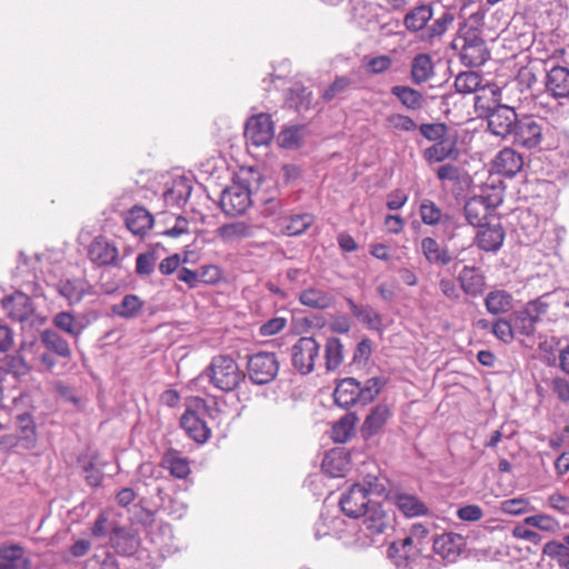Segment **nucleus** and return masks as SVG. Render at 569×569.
Returning <instances> with one entry per match:
<instances>
[{
  "instance_id": "f257e3e1",
  "label": "nucleus",
  "mask_w": 569,
  "mask_h": 569,
  "mask_svg": "<svg viewBox=\"0 0 569 569\" xmlns=\"http://www.w3.org/2000/svg\"><path fill=\"white\" fill-rule=\"evenodd\" d=\"M437 535L430 536V528L422 523H413L409 535L400 541L392 542L388 548V556L395 559L399 568H411L418 556L429 557L431 545Z\"/></svg>"
},
{
  "instance_id": "f03ea898",
  "label": "nucleus",
  "mask_w": 569,
  "mask_h": 569,
  "mask_svg": "<svg viewBox=\"0 0 569 569\" xmlns=\"http://www.w3.org/2000/svg\"><path fill=\"white\" fill-rule=\"evenodd\" d=\"M386 385L382 377H371L363 383L352 377L338 379L333 390L335 403L346 410L372 402Z\"/></svg>"
},
{
  "instance_id": "7ed1b4c3",
  "label": "nucleus",
  "mask_w": 569,
  "mask_h": 569,
  "mask_svg": "<svg viewBox=\"0 0 569 569\" xmlns=\"http://www.w3.org/2000/svg\"><path fill=\"white\" fill-rule=\"evenodd\" d=\"M244 379L237 361L227 355L211 359L209 366L197 377L196 381L208 380L214 388L223 392L233 391Z\"/></svg>"
},
{
  "instance_id": "20e7f679",
  "label": "nucleus",
  "mask_w": 569,
  "mask_h": 569,
  "mask_svg": "<svg viewBox=\"0 0 569 569\" xmlns=\"http://www.w3.org/2000/svg\"><path fill=\"white\" fill-rule=\"evenodd\" d=\"M385 489V485L378 478L368 477L363 483H353L341 495L340 509L347 517L358 519L375 502L368 495H381Z\"/></svg>"
},
{
  "instance_id": "39448f33",
  "label": "nucleus",
  "mask_w": 569,
  "mask_h": 569,
  "mask_svg": "<svg viewBox=\"0 0 569 569\" xmlns=\"http://www.w3.org/2000/svg\"><path fill=\"white\" fill-rule=\"evenodd\" d=\"M459 39L462 40L461 62L467 67H481L485 64L490 57V52L481 36V31L477 28L463 26L459 29Z\"/></svg>"
},
{
  "instance_id": "423d86ee",
  "label": "nucleus",
  "mask_w": 569,
  "mask_h": 569,
  "mask_svg": "<svg viewBox=\"0 0 569 569\" xmlns=\"http://www.w3.org/2000/svg\"><path fill=\"white\" fill-rule=\"evenodd\" d=\"M547 128L548 122L543 118L522 114L519 117L510 138L519 146L533 149L541 143L543 131Z\"/></svg>"
},
{
  "instance_id": "0eeeda50",
  "label": "nucleus",
  "mask_w": 569,
  "mask_h": 569,
  "mask_svg": "<svg viewBox=\"0 0 569 569\" xmlns=\"http://www.w3.org/2000/svg\"><path fill=\"white\" fill-rule=\"evenodd\" d=\"M549 295H545L537 300L530 301L521 310L515 311L511 315V321L516 335L526 337L533 336L536 331V323L540 320L541 316L547 313L548 302L545 301Z\"/></svg>"
},
{
  "instance_id": "6e6552de",
  "label": "nucleus",
  "mask_w": 569,
  "mask_h": 569,
  "mask_svg": "<svg viewBox=\"0 0 569 569\" xmlns=\"http://www.w3.org/2000/svg\"><path fill=\"white\" fill-rule=\"evenodd\" d=\"M321 343L315 337H301L291 348L292 367L301 375H309L320 357Z\"/></svg>"
},
{
  "instance_id": "1a4fd4ad",
  "label": "nucleus",
  "mask_w": 569,
  "mask_h": 569,
  "mask_svg": "<svg viewBox=\"0 0 569 569\" xmlns=\"http://www.w3.org/2000/svg\"><path fill=\"white\" fill-rule=\"evenodd\" d=\"M249 379L254 385H267L274 380L279 371V361L273 352H257L248 359Z\"/></svg>"
},
{
  "instance_id": "9d476101",
  "label": "nucleus",
  "mask_w": 569,
  "mask_h": 569,
  "mask_svg": "<svg viewBox=\"0 0 569 569\" xmlns=\"http://www.w3.org/2000/svg\"><path fill=\"white\" fill-rule=\"evenodd\" d=\"M488 121L490 132L497 137L509 138L519 119L518 113L512 107L507 104H496L488 107L485 114Z\"/></svg>"
},
{
  "instance_id": "9b49d317",
  "label": "nucleus",
  "mask_w": 569,
  "mask_h": 569,
  "mask_svg": "<svg viewBox=\"0 0 569 569\" xmlns=\"http://www.w3.org/2000/svg\"><path fill=\"white\" fill-rule=\"evenodd\" d=\"M360 518H362L360 531L368 537L383 535L388 529L393 528V513L391 510H386L380 502H373Z\"/></svg>"
},
{
  "instance_id": "f8f14e48",
  "label": "nucleus",
  "mask_w": 569,
  "mask_h": 569,
  "mask_svg": "<svg viewBox=\"0 0 569 569\" xmlns=\"http://www.w3.org/2000/svg\"><path fill=\"white\" fill-rule=\"evenodd\" d=\"M465 250L461 249L450 250L448 246H441L435 238L425 237L421 240V252L426 260L433 266L445 267L453 263L452 271H456L458 266L463 261L459 259L460 253Z\"/></svg>"
},
{
  "instance_id": "ddd939ff",
  "label": "nucleus",
  "mask_w": 569,
  "mask_h": 569,
  "mask_svg": "<svg viewBox=\"0 0 569 569\" xmlns=\"http://www.w3.org/2000/svg\"><path fill=\"white\" fill-rule=\"evenodd\" d=\"M274 136L271 117L267 113L252 116L246 123L244 137L256 147L267 146Z\"/></svg>"
},
{
  "instance_id": "4468645a",
  "label": "nucleus",
  "mask_w": 569,
  "mask_h": 569,
  "mask_svg": "<svg viewBox=\"0 0 569 569\" xmlns=\"http://www.w3.org/2000/svg\"><path fill=\"white\" fill-rule=\"evenodd\" d=\"M251 204L250 190L241 184H233L221 192L220 208L228 216H239Z\"/></svg>"
},
{
  "instance_id": "2eb2a0df",
  "label": "nucleus",
  "mask_w": 569,
  "mask_h": 569,
  "mask_svg": "<svg viewBox=\"0 0 569 569\" xmlns=\"http://www.w3.org/2000/svg\"><path fill=\"white\" fill-rule=\"evenodd\" d=\"M466 547V539L453 532L436 536L431 551L440 556L447 562H455Z\"/></svg>"
},
{
  "instance_id": "dca6fc26",
  "label": "nucleus",
  "mask_w": 569,
  "mask_h": 569,
  "mask_svg": "<svg viewBox=\"0 0 569 569\" xmlns=\"http://www.w3.org/2000/svg\"><path fill=\"white\" fill-rule=\"evenodd\" d=\"M1 305L7 311L8 317L13 321L23 322L34 312L30 297L21 291L3 297Z\"/></svg>"
},
{
  "instance_id": "f3484780",
  "label": "nucleus",
  "mask_w": 569,
  "mask_h": 569,
  "mask_svg": "<svg viewBox=\"0 0 569 569\" xmlns=\"http://www.w3.org/2000/svg\"><path fill=\"white\" fill-rule=\"evenodd\" d=\"M88 256L90 260L99 266H118L119 251L117 247L108 241L106 238H96L88 248Z\"/></svg>"
},
{
  "instance_id": "a211bd4d",
  "label": "nucleus",
  "mask_w": 569,
  "mask_h": 569,
  "mask_svg": "<svg viewBox=\"0 0 569 569\" xmlns=\"http://www.w3.org/2000/svg\"><path fill=\"white\" fill-rule=\"evenodd\" d=\"M545 73L546 91L556 99L569 98V69L555 66Z\"/></svg>"
},
{
  "instance_id": "6ab92c4d",
  "label": "nucleus",
  "mask_w": 569,
  "mask_h": 569,
  "mask_svg": "<svg viewBox=\"0 0 569 569\" xmlns=\"http://www.w3.org/2000/svg\"><path fill=\"white\" fill-rule=\"evenodd\" d=\"M505 236V230L500 223H486L478 229L475 242L482 251L497 252L503 244Z\"/></svg>"
},
{
  "instance_id": "aec40b11",
  "label": "nucleus",
  "mask_w": 569,
  "mask_h": 569,
  "mask_svg": "<svg viewBox=\"0 0 569 569\" xmlns=\"http://www.w3.org/2000/svg\"><path fill=\"white\" fill-rule=\"evenodd\" d=\"M180 427L198 443L207 442L211 436L207 423L190 408L181 416Z\"/></svg>"
},
{
  "instance_id": "412c9836",
  "label": "nucleus",
  "mask_w": 569,
  "mask_h": 569,
  "mask_svg": "<svg viewBox=\"0 0 569 569\" xmlns=\"http://www.w3.org/2000/svg\"><path fill=\"white\" fill-rule=\"evenodd\" d=\"M457 280L461 290L470 297H478L482 295L486 286L485 276L481 273L479 268L473 266H463L459 271Z\"/></svg>"
},
{
  "instance_id": "4be33fe9",
  "label": "nucleus",
  "mask_w": 569,
  "mask_h": 569,
  "mask_svg": "<svg viewBox=\"0 0 569 569\" xmlns=\"http://www.w3.org/2000/svg\"><path fill=\"white\" fill-rule=\"evenodd\" d=\"M493 166L499 174L512 178L522 169L523 159L513 149L503 148L495 157Z\"/></svg>"
},
{
  "instance_id": "5701e85b",
  "label": "nucleus",
  "mask_w": 569,
  "mask_h": 569,
  "mask_svg": "<svg viewBox=\"0 0 569 569\" xmlns=\"http://www.w3.org/2000/svg\"><path fill=\"white\" fill-rule=\"evenodd\" d=\"M395 506L407 518L427 516L429 508L417 496L397 492L392 497Z\"/></svg>"
},
{
  "instance_id": "b1692460",
  "label": "nucleus",
  "mask_w": 569,
  "mask_h": 569,
  "mask_svg": "<svg viewBox=\"0 0 569 569\" xmlns=\"http://www.w3.org/2000/svg\"><path fill=\"white\" fill-rule=\"evenodd\" d=\"M126 226L133 233L143 236L153 226V216L142 206H133L126 213Z\"/></svg>"
},
{
  "instance_id": "393cba45",
  "label": "nucleus",
  "mask_w": 569,
  "mask_h": 569,
  "mask_svg": "<svg viewBox=\"0 0 569 569\" xmlns=\"http://www.w3.org/2000/svg\"><path fill=\"white\" fill-rule=\"evenodd\" d=\"M110 542L114 551L121 556H131L139 546V539L129 529L117 527L110 533Z\"/></svg>"
},
{
  "instance_id": "a878e982",
  "label": "nucleus",
  "mask_w": 569,
  "mask_h": 569,
  "mask_svg": "<svg viewBox=\"0 0 569 569\" xmlns=\"http://www.w3.org/2000/svg\"><path fill=\"white\" fill-rule=\"evenodd\" d=\"M390 408L386 403H379L370 410V413L363 421L361 432L363 438L368 439L377 435L390 418Z\"/></svg>"
},
{
  "instance_id": "bb28decb",
  "label": "nucleus",
  "mask_w": 569,
  "mask_h": 569,
  "mask_svg": "<svg viewBox=\"0 0 569 569\" xmlns=\"http://www.w3.org/2000/svg\"><path fill=\"white\" fill-rule=\"evenodd\" d=\"M432 4L420 3L410 9L405 14L403 24L409 32L416 33L420 30H423L427 27V23L432 19Z\"/></svg>"
},
{
  "instance_id": "cd10ccee",
  "label": "nucleus",
  "mask_w": 569,
  "mask_h": 569,
  "mask_svg": "<svg viewBox=\"0 0 569 569\" xmlns=\"http://www.w3.org/2000/svg\"><path fill=\"white\" fill-rule=\"evenodd\" d=\"M27 563L22 546L18 543L0 545V569H24Z\"/></svg>"
},
{
  "instance_id": "c85d7f7f",
  "label": "nucleus",
  "mask_w": 569,
  "mask_h": 569,
  "mask_svg": "<svg viewBox=\"0 0 569 569\" xmlns=\"http://www.w3.org/2000/svg\"><path fill=\"white\" fill-rule=\"evenodd\" d=\"M421 221L427 226H452L453 217L442 213V210L430 199H423L419 206Z\"/></svg>"
},
{
  "instance_id": "c756f323",
  "label": "nucleus",
  "mask_w": 569,
  "mask_h": 569,
  "mask_svg": "<svg viewBox=\"0 0 569 569\" xmlns=\"http://www.w3.org/2000/svg\"><path fill=\"white\" fill-rule=\"evenodd\" d=\"M40 341L46 349L62 358L70 359L72 351L68 341L56 330L46 329L40 333Z\"/></svg>"
},
{
  "instance_id": "7c9ffc66",
  "label": "nucleus",
  "mask_w": 569,
  "mask_h": 569,
  "mask_svg": "<svg viewBox=\"0 0 569 569\" xmlns=\"http://www.w3.org/2000/svg\"><path fill=\"white\" fill-rule=\"evenodd\" d=\"M390 93L396 97L407 110L419 111L426 104L423 94L409 86H393L390 89Z\"/></svg>"
},
{
  "instance_id": "2f4dec72",
  "label": "nucleus",
  "mask_w": 569,
  "mask_h": 569,
  "mask_svg": "<svg viewBox=\"0 0 569 569\" xmlns=\"http://www.w3.org/2000/svg\"><path fill=\"white\" fill-rule=\"evenodd\" d=\"M278 189L272 191H257L256 197L261 203V213L272 219H279L284 212V201L279 197Z\"/></svg>"
},
{
  "instance_id": "473e14b6",
  "label": "nucleus",
  "mask_w": 569,
  "mask_h": 569,
  "mask_svg": "<svg viewBox=\"0 0 569 569\" xmlns=\"http://www.w3.org/2000/svg\"><path fill=\"white\" fill-rule=\"evenodd\" d=\"M485 307L493 316L507 313L513 308V297L506 290H492L485 298Z\"/></svg>"
},
{
  "instance_id": "72a5a7b5",
  "label": "nucleus",
  "mask_w": 569,
  "mask_h": 569,
  "mask_svg": "<svg viewBox=\"0 0 569 569\" xmlns=\"http://www.w3.org/2000/svg\"><path fill=\"white\" fill-rule=\"evenodd\" d=\"M463 212L469 224L480 228L489 212L488 198L482 196L470 198L463 207Z\"/></svg>"
},
{
  "instance_id": "f704fd0d",
  "label": "nucleus",
  "mask_w": 569,
  "mask_h": 569,
  "mask_svg": "<svg viewBox=\"0 0 569 569\" xmlns=\"http://www.w3.org/2000/svg\"><path fill=\"white\" fill-rule=\"evenodd\" d=\"M351 313L368 329L380 331L382 317L371 306H359L351 298L347 299Z\"/></svg>"
},
{
  "instance_id": "c9c22d12",
  "label": "nucleus",
  "mask_w": 569,
  "mask_h": 569,
  "mask_svg": "<svg viewBox=\"0 0 569 569\" xmlns=\"http://www.w3.org/2000/svg\"><path fill=\"white\" fill-rule=\"evenodd\" d=\"M144 307V301L137 295H126L119 303L111 307L113 315L122 319H134L137 318Z\"/></svg>"
},
{
  "instance_id": "e433bc0d",
  "label": "nucleus",
  "mask_w": 569,
  "mask_h": 569,
  "mask_svg": "<svg viewBox=\"0 0 569 569\" xmlns=\"http://www.w3.org/2000/svg\"><path fill=\"white\" fill-rule=\"evenodd\" d=\"M411 80L419 86L433 76V62L428 53H418L411 62Z\"/></svg>"
},
{
  "instance_id": "4c0bfd02",
  "label": "nucleus",
  "mask_w": 569,
  "mask_h": 569,
  "mask_svg": "<svg viewBox=\"0 0 569 569\" xmlns=\"http://www.w3.org/2000/svg\"><path fill=\"white\" fill-rule=\"evenodd\" d=\"M345 358V348L337 337L327 338L325 343V365L327 371H336Z\"/></svg>"
},
{
  "instance_id": "58836bf2",
  "label": "nucleus",
  "mask_w": 569,
  "mask_h": 569,
  "mask_svg": "<svg viewBox=\"0 0 569 569\" xmlns=\"http://www.w3.org/2000/svg\"><path fill=\"white\" fill-rule=\"evenodd\" d=\"M358 417L355 412L345 413L332 427V439L337 443L347 442L355 432Z\"/></svg>"
},
{
  "instance_id": "ea45409f",
  "label": "nucleus",
  "mask_w": 569,
  "mask_h": 569,
  "mask_svg": "<svg viewBox=\"0 0 569 569\" xmlns=\"http://www.w3.org/2000/svg\"><path fill=\"white\" fill-rule=\"evenodd\" d=\"M162 466L167 468L173 477L179 479L186 478L190 472L188 460L179 456L176 450H169L163 455Z\"/></svg>"
},
{
  "instance_id": "a19ab883",
  "label": "nucleus",
  "mask_w": 569,
  "mask_h": 569,
  "mask_svg": "<svg viewBox=\"0 0 569 569\" xmlns=\"http://www.w3.org/2000/svg\"><path fill=\"white\" fill-rule=\"evenodd\" d=\"M299 301L313 309H327L332 305V298L322 290L309 288L299 296Z\"/></svg>"
},
{
  "instance_id": "79ce46f5",
  "label": "nucleus",
  "mask_w": 569,
  "mask_h": 569,
  "mask_svg": "<svg viewBox=\"0 0 569 569\" xmlns=\"http://www.w3.org/2000/svg\"><path fill=\"white\" fill-rule=\"evenodd\" d=\"M348 461L338 451L326 455L322 461V471L331 478L343 477L347 471Z\"/></svg>"
},
{
  "instance_id": "37998d69",
  "label": "nucleus",
  "mask_w": 569,
  "mask_h": 569,
  "mask_svg": "<svg viewBox=\"0 0 569 569\" xmlns=\"http://www.w3.org/2000/svg\"><path fill=\"white\" fill-rule=\"evenodd\" d=\"M52 323L56 328L72 337L76 343L78 342L80 338V326L77 323L74 315L68 311L58 312L52 318Z\"/></svg>"
},
{
  "instance_id": "c03bdc74",
  "label": "nucleus",
  "mask_w": 569,
  "mask_h": 569,
  "mask_svg": "<svg viewBox=\"0 0 569 569\" xmlns=\"http://www.w3.org/2000/svg\"><path fill=\"white\" fill-rule=\"evenodd\" d=\"M218 234L226 241L236 239L248 238L252 236V228L243 221L222 224L218 229Z\"/></svg>"
},
{
  "instance_id": "a18cd8bd",
  "label": "nucleus",
  "mask_w": 569,
  "mask_h": 569,
  "mask_svg": "<svg viewBox=\"0 0 569 569\" xmlns=\"http://www.w3.org/2000/svg\"><path fill=\"white\" fill-rule=\"evenodd\" d=\"M158 259L159 254L156 248H150L146 252L139 253L136 258V273L142 278L151 276Z\"/></svg>"
},
{
  "instance_id": "49530a36",
  "label": "nucleus",
  "mask_w": 569,
  "mask_h": 569,
  "mask_svg": "<svg viewBox=\"0 0 569 569\" xmlns=\"http://www.w3.org/2000/svg\"><path fill=\"white\" fill-rule=\"evenodd\" d=\"M542 553L556 560L560 568L569 569V547H565L560 541L552 540L545 543Z\"/></svg>"
},
{
  "instance_id": "de8ad7c7",
  "label": "nucleus",
  "mask_w": 569,
  "mask_h": 569,
  "mask_svg": "<svg viewBox=\"0 0 569 569\" xmlns=\"http://www.w3.org/2000/svg\"><path fill=\"white\" fill-rule=\"evenodd\" d=\"M305 130V126H292L282 129L278 136L279 146L286 149L299 148L303 140Z\"/></svg>"
},
{
  "instance_id": "09e8293b",
  "label": "nucleus",
  "mask_w": 569,
  "mask_h": 569,
  "mask_svg": "<svg viewBox=\"0 0 569 569\" xmlns=\"http://www.w3.org/2000/svg\"><path fill=\"white\" fill-rule=\"evenodd\" d=\"M455 151V144L447 140L435 142L423 151V157L429 162H441Z\"/></svg>"
},
{
  "instance_id": "8fccbe9b",
  "label": "nucleus",
  "mask_w": 569,
  "mask_h": 569,
  "mask_svg": "<svg viewBox=\"0 0 569 569\" xmlns=\"http://www.w3.org/2000/svg\"><path fill=\"white\" fill-rule=\"evenodd\" d=\"M16 428L21 439L28 442V446L36 442V425L32 416L28 412L19 413L16 417Z\"/></svg>"
},
{
  "instance_id": "3c124183",
  "label": "nucleus",
  "mask_w": 569,
  "mask_h": 569,
  "mask_svg": "<svg viewBox=\"0 0 569 569\" xmlns=\"http://www.w3.org/2000/svg\"><path fill=\"white\" fill-rule=\"evenodd\" d=\"M481 78L473 71L460 72L455 80V88L459 93H472L478 90Z\"/></svg>"
},
{
  "instance_id": "603ef678",
  "label": "nucleus",
  "mask_w": 569,
  "mask_h": 569,
  "mask_svg": "<svg viewBox=\"0 0 569 569\" xmlns=\"http://www.w3.org/2000/svg\"><path fill=\"white\" fill-rule=\"evenodd\" d=\"M58 291L69 301V305L80 302L86 293L82 283L76 280L61 281Z\"/></svg>"
},
{
  "instance_id": "864d4df0",
  "label": "nucleus",
  "mask_w": 569,
  "mask_h": 569,
  "mask_svg": "<svg viewBox=\"0 0 569 569\" xmlns=\"http://www.w3.org/2000/svg\"><path fill=\"white\" fill-rule=\"evenodd\" d=\"M191 193V187L184 179L176 180L171 189L164 192V199L167 202L180 206L187 202Z\"/></svg>"
},
{
  "instance_id": "5fc2aeb1",
  "label": "nucleus",
  "mask_w": 569,
  "mask_h": 569,
  "mask_svg": "<svg viewBox=\"0 0 569 569\" xmlns=\"http://www.w3.org/2000/svg\"><path fill=\"white\" fill-rule=\"evenodd\" d=\"M78 462L84 473L86 482L93 488H97L101 485L103 479V472L96 467V462L93 459H87V457H79Z\"/></svg>"
},
{
  "instance_id": "6e6d98bb",
  "label": "nucleus",
  "mask_w": 569,
  "mask_h": 569,
  "mask_svg": "<svg viewBox=\"0 0 569 569\" xmlns=\"http://www.w3.org/2000/svg\"><path fill=\"white\" fill-rule=\"evenodd\" d=\"M312 222L313 217L310 213L293 214L284 226V233L288 236H300L312 224Z\"/></svg>"
},
{
  "instance_id": "4d7b16f0",
  "label": "nucleus",
  "mask_w": 569,
  "mask_h": 569,
  "mask_svg": "<svg viewBox=\"0 0 569 569\" xmlns=\"http://www.w3.org/2000/svg\"><path fill=\"white\" fill-rule=\"evenodd\" d=\"M453 20V13L443 11L442 14L427 28V39L431 40L441 37L448 30L449 26L452 24Z\"/></svg>"
},
{
  "instance_id": "13d9d810",
  "label": "nucleus",
  "mask_w": 569,
  "mask_h": 569,
  "mask_svg": "<svg viewBox=\"0 0 569 569\" xmlns=\"http://www.w3.org/2000/svg\"><path fill=\"white\" fill-rule=\"evenodd\" d=\"M288 101L298 111L308 109L311 103V91L302 86L292 88L289 91Z\"/></svg>"
},
{
  "instance_id": "bf43d9fd",
  "label": "nucleus",
  "mask_w": 569,
  "mask_h": 569,
  "mask_svg": "<svg viewBox=\"0 0 569 569\" xmlns=\"http://www.w3.org/2000/svg\"><path fill=\"white\" fill-rule=\"evenodd\" d=\"M491 331L500 341L505 343L511 342L516 335L511 318L508 320L499 318L492 323Z\"/></svg>"
},
{
  "instance_id": "052dcab7",
  "label": "nucleus",
  "mask_w": 569,
  "mask_h": 569,
  "mask_svg": "<svg viewBox=\"0 0 569 569\" xmlns=\"http://www.w3.org/2000/svg\"><path fill=\"white\" fill-rule=\"evenodd\" d=\"M419 131L427 140L438 142L446 140L448 127L442 122L422 123L419 126Z\"/></svg>"
},
{
  "instance_id": "680f3d73",
  "label": "nucleus",
  "mask_w": 569,
  "mask_h": 569,
  "mask_svg": "<svg viewBox=\"0 0 569 569\" xmlns=\"http://www.w3.org/2000/svg\"><path fill=\"white\" fill-rule=\"evenodd\" d=\"M538 69L535 66H526L520 68L517 74V82L523 90H532L538 84Z\"/></svg>"
},
{
  "instance_id": "e2e57ef3",
  "label": "nucleus",
  "mask_w": 569,
  "mask_h": 569,
  "mask_svg": "<svg viewBox=\"0 0 569 569\" xmlns=\"http://www.w3.org/2000/svg\"><path fill=\"white\" fill-rule=\"evenodd\" d=\"M372 353V341L365 337L356 346L352 360L349 366H363L370 359Z\"/></svg>"
},
{
  "instance_id": "0e129e2a",
  "label": "nucleus",
  "mask_w": 569,
  "mask_h": 569,
  "mask_svg": "<svg viewBox=\"0 0 569 569\" xmlns=\"http://www.w3.org/2000/svg\"><path fill=\"white\" fill-rule=\"evenodd\" d=\"M90 566L91 569H120L116 556L104 549L91 558Z\"/></svg>"
},
{
  "instance_id": "69168bd1",
  "label": "nucleus",
  "mask_w": 569,
  "mask_h": 569,
  "mask_svg": "<svg viewBox=\"0 0 569 569\" xmlns=\"http://www.w3.org/2000/svg\"><path fill=\"white\" fill-rule=\"evenodd\" d=\"M351 83V79L346 76L336 78V80L325 89L322 99L325 101H331L335 98L340 97L349 89Z\"/></svg>"
},
{
  "instance_id": "338daca9",
  "label": "nucleus",
  "mask_w": 569,
  "mask_h": 569,
  "mask_svg": "<svg viewBox=\"0 0 569 569\" xmlns=\"http://www.w3.org/2000/svg\"><path fill=\"white\" fill-rule=\"evenodd\" d=\"M386 121L392 129L405 132L412 131L418 127L412 118L402 113H391Z\"/></svg>"
},
{
  "instance_id": "774afa93",
  "label": "nucleus",
  "mask_w": 569,
  "mask_h": 569,
  "mask_svg": "<svg viewBox=\"0 0 569 569\" xmlns=\"http://www.w3.org/2000/svg\"><path fill=\"white\" fill-rule=\"evenodd\" d=\"M500 510L506 515H521L530 510V503L526 498H512L501 502Z\"/></svg>"
}]
</instances>
